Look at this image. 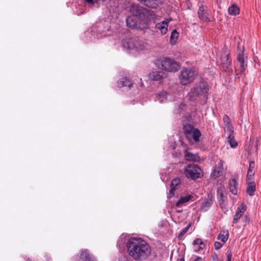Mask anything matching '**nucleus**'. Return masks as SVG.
<instances>
[{"instance_id": "f257e3e1", "label": "nucleus", "mask_w": 261, "mask_h": 261, "mask_svg": "<svg viewBox=\"0 0 261 261\" xmlns=\"http://www.w3.org/2000/svg\"><path fill=\"white\" fill-rule=\"evenodd\" d=\"M128 255L135 260L143 261L148 258L152 249L149 244L141 238L132 237L126 243Z\"/></svg>"}, {"instance_id": "f03ea898", "label": "nucleus", "mask_w": 261, "mask_h": 261, "mask_svg": "<svg viewBox=\"0 0 261 261\" xmlns=\"http://www.w3.org/2000/svg\"><path fill=\"white\" fill-rule=\"evenodd\" d=\"M208 88L206 83L200 82L198 85L193 87L189 92L187 99L190 101L189 106H194L197 98L206 99L207 96Z\"/></svg>"}, {"instance_id": "7ed1b4c3", "label": "nucleus", "mask_w": 261, "mask_h": 261, "mask_svg": "<svg viewBox=\"0 0 261 261\" xmlns=\"http://www.w3.org/2000/svg\"><path fill=\"white\" fill-rule=\"evenodd\" d=\"M122 44L125 49L135 56L146 48V44L137 38L124 39Z\"/></svg>"}, {"instance_id": "20e7f679", "label": "nucleus", "mask_w": 261, "mask_h": 261, "mask_svg": "<svg viewBox=\"0 0 261 261\" xmlns=\"http://www.w3.org/2000/svg\"><path fill=\"white\" fill-rule=\"evenodd\" d=\"M129 11L132 16L138 17L140 19L144 20L145 22L151 21L155 17V14L153 11L137 5L132 4Z\"/></svg>"}, {"instance_id": "39448f33", "label": "nucleus", "mask_w": 261, "mask_h": 261, "mask_svg": "<svg viewBox=\"0 0 261 261\" xmlns=\"http://www.w3.org/2000/svg\"><path fill=\"white\" fill-rule=\"evenodd\" d=\"M97 33L101 36H110L114 33H116L119 27L114 23H111L109 19L101 20L97 22L95 27Z\"/></svg>"}, {"instance_id": "423d86ee", "label": "nucleus", "mask_w": 261, "mask_h": 261, "mask_svg": "<svg viewBox=\"0 0 261 261\" xmlns=\"http://www.w3.org/2000/svg\"><path fill=\"white\" fill-rule=\"evenodd\" d=\"M158 67L165 71L175 72L180 68L179 64L174 59L168 57H162L156 61Z\"/></svg>"}, {"instance_id": "0eeeda50", "label": "nucleus", "mask_w": 261, "mask_h": 261, "mask_svg": "<svg viewBox=\"0 0 261 261\" xmlns=\"http://www.w3.org/2000/svg\"><path fill=\"white\" fill-rule=\"evenodd\" d=\"M196 71L192 68H184L180 71L178 78L180 83L184 86L193 82L197 75Z\"/></svg>"}, {"instance_id": "6e6552de", "label": "nucleus", "mask_w": 261, "mask_h": 261, "mask_svg": "<svg viewBox=\"0 0 261 261\" xmlns=\"http://www.w3.org/2000/svg\"><path fill=\"white\" fill-rule=\"evenodd\" d=\"M180 95L179 92H172L171 90L162 91L156 95L155 100L161 103L170 102L176 100Z\"/></svg>"}, {"instance_id": "1a4fd4ad", "label": "nucleus", "mask_w": 261, "mask_h": 261, "mask_svg": "<svg viewBox=\"0 0 261 261\" xmlns=\"http://www.w3.org/2000/svg\"><path fill=\"white\" fill-rule=\"evenodd\" d=\"M183 129L184 132L189 140L191 141L193 140L194 142H198L199 141V138L201 134L198 129L188 124L184 126Z\"/></svg>"}, {"instance_id": "9d476101", "label": "nucleus", "mask_w": 261, "mask_h": 261, "mask_svg": "<svg viewBox=\"0 0 261 261\" xmlns=\"http://www.w3.org/2000/svg\"><path fill=\"white\" fill-rule=\"evenodd\" d=\"M185 174L188 178L195 180L202 177L203 172L197 165L190 164L185 168Z\"/></svg>"}, {"instance_id": "9b49d317", "label": "nucleus", "mask_w": 261, "mask_h": 261, "mask_svg": "<svg viewBox=\"0 0 261 261\" xmlns=\"http://www.w3.org/2000/svg\"><path fill=\"white\" fill-rule=\"evenodd\" d=\"M195 197L196 195L193 193H182L176 202V206L178 207L185 206L188 202L195 200Z\"/></svg>"}, {"instance_id": "f8f14e48", "label": "nucleus", "mask_w": 261, "mask_h": 261, "mask_svg": "<svg viewBox=\"0 0 261 261\" xmlns=\"http://www.w3.org/2000/svg\"><path fill=\"white\" fill-rule=\"evenodd\" d=\"M171 18H167L155 24V29L156 31L162 35L166 34L168 32V27Z\"/></svg>"}, {"instance_id": "ddd939ff", "label": "nucleus", "mask_w": 261, "mask_h": 261, "mask_svg": "<svg viewBox=\"0 0 261 261\" xmlns=\"http://www.w3.org/2000/svg\"><path fill=\"white\" fill-rule=\"evenodd\" d=\"M237 60L239 63L241 72H243L246 69V64L245 63L247 61V57L244 53L243 49L239 48Z\"/></svg>"}, {"instance_id": "4468645a", "label": "nucleus", "mask_w": 261, "mask_h": 261, "mask_svg": "<svg viewBox=\"0 0 261 261\" xmlns=\"http://www.w3.org/2000/svg\"><path fill=\"white\" fill-rule=\"evenodd\" d=\"M211 14V11L206 7L202 6L199 7L198 15L201 20L204 21H210L209 16Z\"/></svg>"}, {"instance_id": "2eb2a0df", "label": "nucleus", "mask_w": 261, "mask_h": 261, "mask_svg": "<svg viewBox=\"0 0 261 261\" xmlns=\"http://www.w3.org/2000/svg\"><path fill=\"white\" fill-rule=\"evenodd\" d=\"M181 179L179 178H174L172 180L170 186L171 189L169 193L167 194V197L168 198H171L174 196L175 190L179 188V186L181 185Z\"/></svg>"}, {"instance_id": "dca6fc26", "label": "nucleus", "mask_w": 261, "mask_h": 261, "mask_svg": "<svg viewBox=\"0 0 261 261\" xmlns=\"http://www.w3.org/2000/svg\"><path fill=\"white\" fill-rule=\"evenodd\" d=\"M127 26L136 29H142V28L138 26L137 17L134 16H129L127 17L126 19ZM147 22H145L144 26L142 28H145L147 27Z\"/></svg>"}, {"instance_id": "f3484780", "label": "nucleus", "mask_w": 261, "mask_h": 261, "mask_svg": "<svg viewBox=\"0 0 261 261\" xmlns=\"http://www.w3.org/2000/svg\"><path fill=\"white\" fill-rule=\"evenodd\" d=\"M246 211V206L244 203H242L238 206L237 212L233 217L232 223L233 224L237 223L239 219L243 215L245 212Z\"/></svg>"}, {"instance_id": "a211bd4d", "label": "nucleus", "mask_w": 261, "mask_h": 261, "mask_svg": "<svg viewBox=\"0 0 261 261\" xmlns=\"http://www.w3.org/2000/svg\"><path fill=\"white\" fill-rule=\"evenodd\" d=\"M165 77V74L161 71H152L149 74L150 79L154 81H160Z\"/></svg>"}, {"instance_id": "6ab92c4d", "label": "nucleus", "mask_w": 261, "mask_h": 261, "mask_svg": "<svg viewBox=\"0 0 261 261\" xmlns=\"http://www.w3.org/2000/svg\"><path fill=\"white\" fill-rule=\"evenodd\" d=\"M193 245L194 247V250L196 252L202 250L205 247V245L201 239L199 238L195 239L193 242Z\"/></svg>"}, {"instance_id": "aec40b11", "label": "nucleus", "mask_w": 261, "mask_h": 261, "mask_svg": "<svg viewBox=\"0 0 261 261\" xmlns=\"http://www.w3.org/2000/svg\"><path fill=\"white\" fill-rule=\"evenodd\" d=\"M223 121L224 124V130L226 133H232L234 132L233 128L230 123V119L227 115H224L223 117Z\"/></svg>"}, {"instance_id": "412c9836", "label": "nucleus", "mask_w": 261, "mask_h": 261, "mask_svg": "<svg viewBox=\"0 0 261 261\" xmlns=\"http://www.w3.org/2000/svg\"><path fill=\"white\" fill-rule=\"evenodd\" d=\"M229 189L230 192L233 195H237L238 193V184L234 178H232L229 180Z\"/></svg>"}, {"instance_id": "4be33fe9", "label": "nucleus", "mask_w": 261, "mask_h": 261, "mask_svg": "<svg viewBox=\"0 0 261 261\" xmlns=\"http://www.w3.org/2000/svg\"><path fill=\"white\" fill-rule=\"evenodd\" d=\"M233 133L234 132H232V133H227L228 134L227 141L232 148H235L238 146V142L234 139Z\"/></svg>"}, {"instance_id": "5701e85b", "label": "nucleus", "mask_w": 261, "mask_h": 261, "mask_svg": "<svg viewBox=\"0 0 261 261\" xmlns=\"http://www.w3.org/2000/svg\"><path fill=\"white\" fill-rule=\"evenodd\" d=\"M81 258L83 261H93V257L90 254L87 250H82L81 253Z\"/></svg>"}, {"instance_id": "b1692460", "label": "nucleus", "mask_w": 261, "mask_h": 261, "mask_svg": "<svg viewBox=\"0 0 261 261\" xmlns=\"http://www.w3.org/2000/svg\"><path fill=\"white\" fill-rule=\"evenodd\" d=\"M213 201L211 199H207L204 200L201 206L200 209L202 211H207L212 206Z\"/></svg>"}, {"instance_id": "393cba45", "label": "nucleus", "mask_w": 261, "mask_h": 261, "mask_svg": "<svg viewBox=\"0 0 261 261\" xmlns=\"http://www.w3.org/2000/svg\"><path fill=\"white\" fill-rule=\"evenodd\" d=\"M221 62L223 65V68L227 69L231 64V60L229 59V56L227 54L224 55V57L221 58Z\"/></svg>"}, {"instance_id": "a878e982", "label": "nucleus", "mask_w": 261, "mask_h": 261, "mask_svg": "<svg viewBox=\"0 0 261 261\" xmlns=\"http://www.w3.org/2000/svg\"><path fill=\"white\" fill-rule=\"evenodd\" d=\"M229 237V232L228 230H223L221 231L218 237V239L220 240L223 243H225Z\"/></svg>"}, {"instance_id": "bb28decb", "label": "nucleus", "mask_w": 261, "mask_h": 261, "mask_svg": "<svg viewBox=\"0 0 261 261\" xmlns=\"http://www.w3.org/2000/svg\"><path fill=\"white\" fill-rule=\"evenodd\" d=\"M228 12L229 15L236 16L239 14L240 9L236 4H233L228 8Z\"/></svg>"}, {"instance_id": "cd10ccee", "label": "nucleus", "mask_w": 261, "mask_h": 261, "mask_svg": "<svg viewBox=\"0 0 261 261\" xmlns=\"http://www.w3.org/2000/svg\"><path fill=\"white\" fill-rule=\"evenodd\" d=\"M84 4L86 6L90 8L97 7L99 5V0H83Z\"/></svg>"}, {"instance_id": "c85d7f7f", "label": "nucleus", "mask_w": 261, "mask_h": 261, "mask_svg": "<svg viewBox=\"0 0 261 261\" xmlns=\"http://www.w3.org/2000/svg\"><path fill=\"white\" fill-rule=\"evenodd\" d=\"M185 156L186 160L189 161H196L198 159L197 154H192L187 150L185 151Z\"/></svg>"}, {"instance_id": "c756f323", "label": "nucleus", "mask_w": 261, "mask_h": 261, "mask_svg": "<svg viewBox=\"0 0 261 261\" xmlns=\"http://www.w3.org/2000/svg\"><path fill=\"white\" fill-rule=\"evenodd\" d=\"M179 37V33L176 30H174L171 34L170 37V42L171 44L174 45Z\"/></svg>"}, {"instance_id": "7c9ffc66", "label": "nucleus", "mask_w": 261, "mask_h": 261, "mask_svg": "<svg viewBox=\"0 0 261 261\" xmlns=\"http://www.w3.org/2000/svg\"><path fill=\"white\" fill-rule=\"evenodd\" d=\"M118 84L120 87L128 86V87H130L132 85V83L126 77H123L120 80Z\"/></svg>"}, {"instance_id": "2f4dec72", "label": "nucleus", "mask_w": 261, "mask_h": 261, "mask_svg": "<svg viewBox=\"0 0 261 261\" xmlns=\"http://www.w3.org/2000/svg\"><path fill=\"white\" fill-rule=\"evenodd\" d=\"M255 191V185L254 182H250V183H248V186L247 188L246 191L247 193L252 196L254 194V192Z\"/></svg>"}, {"instance_id": "473e14b6", "label": "nucleus", "mask_w": 261, "mask_h": 261, "mask_svg": "<svg viewBox=\"0 0 261 261\" xmlns=\"http://www.w3.org/2000/svg\"><path fill=\"white\" fill-rule=\"evenodd\" d=\"M222 170L221 169H219L217 168H215L214 169V171L213 173H212V176L216 178L219 176H220L222 175Z\"/></svg>"}, {"instance_id": "72a5a7b5", "label": "nucleus", "mask_w": 261, "mask_h": 261, "mask_svg": "<svg viewBox=\"0 0 261 261\" xmlns=\"http://www.w3.org/2000/svg\"><path fill=\"white\" fill-rule=\"evenodd\" d=\"M254 174V172L252 169L249 168L247 174V179L248 180H251Z\"/></svg>"}, {"instance_id": "f704fd0d", "label": "nucleus", "mask_w": 261, "mask_h": 261, "mask_svg": "<svg viewBox=\"0 0 261 261\" xmlns=\"http://www.w3.org/2000/svg\"><path fill=\"white\" fill-rule=\"evenodd\" d=\"M190 226L191 225L189 224L184 228L180 232L178 237H182L188 231Z\"/></svg>"}, {"instance_id": "c9c22d12", "label": "nucleus", "mask_w": 261, "mask_h": 261, "mask_svg": "<svg viewBox=\"0 0 261 261\" xmlns=\"http://www.w3.org/2000/svg\"><path fill=\"white\" fill-rule=\"evenodd\" d=\"M188 107H189V106H187V105L185 104V103H181L178 106V108H179V110L187 111L188 113H189V111H188Z\"/></svg>"}, {"instance_id": "e433bc0d", "label": "nucleus", "mask_w": 261, "mask_h": 261, "mask_svg": "<svg viewBox=\"0 0 261 261\" xmlns=\"http://www.w3.org/2000/svg\"><path fill=\"white\" fill-rule=\"evenodd\" d=\"M223 162L221 160H219L215 168H217L219 169L223 170Z\"/></svg>"}, {"instance_id": "4c0bfd02", "label": "nucleus", "mask_w": 261, "mask_h": 261, "mask_svg": "<svg viewBox=\"0 0 261 261\" xmlns=\"http://www.w3.org/2000/svg\"><path fill=\"white\" fill-rule=\"evenodd\" d=\"M215 248L216 249L218 250L221 248L223 246V244L220 242H216L214 244Z\"/></svg>"}, {"instance_id": "58836bf2", "label": "nucleus", "mask_w": 261, "mask_h": 261, "mask_svg": "<svg viewBox=\"0 0 261 261\" xmlns=\"http://www.w3.org/2000/svg\"><path fill=\"white\" fill-rule=\"evenodd\" d=\"M124 244V241L122 240V239L121 238L120 240H119L118 242L117 243V246L119 247H121V246H123Z\"/></svg>"}, {"instance_id": "ea45409f", "label": "nucleus", "mask_w": 261, "mask_h": 261, "mask_svg": "<svg viewBox=\"0 0 261 261\" xmlns=\"http://www.w3.org/2000/svg\"><path fill=\"white\" fill-rule=\"evenodd\" d=\"M212 257L214 261H219L218 257L216 253H214L212 255Z\"/></svg>"}, {"instance_id": "a19ab883", "label": "nucleus", "mask_w": 261, "mask_h": 261, "mask_svg": "<svg viewBox=\"0 0 261 261\" xmlns=\"http://www.w3.org/2000/svg\"><path fill=\"white\" fill-rule=\"evenodd\" d=\"M119 261H130L129 259L127 257H124L122 258H121Z\"/></svg>"}, {"instance_id": "79ce46f5", "label": "nucleus", "mask_w": 261, "mask_h": 261, "mask_svg": "<svg viewBox=\"0 0 261 261\" xmlns=\"http://www.w3.org/2000/svg\"><path fill=\"white\" fill-rule=\"evenodd\" d=\"M231 256H232V255L231 253H229L227 254V261H231Z\"/></svg>"}, {"instance_id": "37998d69", "label": "nucleus", "mask_w": 261, "mask_h": 261, "mask_svg": "<svg viewBox=\"0 0 261 261\" xmlns=\"http://www.w3.org/2000/svg\"><path fill=\"white\" fill-rule=\"evenodd\" d=\"M254 166V163L253 162H250L249 164V168L250 169H253Z\"/></svg>"}, {"instance_id": "c03bdc74", "label": "nucleus", "mask_w": 261, "mask_h": 261, "mask_svg": "<svg viewBox=\"0 0 261 261\" xmlns=\"http://www.w3.org/2000/svg\"><path fill=\"white\" fill-rule=\"evenodd\" d=\"M179 261H185V259L184 258H181L180 259V260Z\"/></svg>"}, {"instance_id": "a18cd8bd", "label": "nucleus", "mask_w": 261, "mask_h": 261, "mask_svg": "<svg viewBox=\"0 0 261 261\" xmlns=\"http://www.w3.org/2000/svg\"><path fill=\"white\" fill-rule=\"evenodd\" d=\"M100 2H106L107 0H99Z\"/></svg>"}, {"instance_id": "49530a36", "label": "nucleus", "mask_w": 261, "mask_h": 261, "mask_svg": "<svg viewBox=\"0 0 261 261\" xmlns=\"http://www.w3.org/2000/svg\"><path fill=\"white\" fill-rule=\"evenodd\" d=\"M181 211L178 210L177 211V212H180Z\"/></svg>"}, {"instance_id": "de8ad7c7", "label": "nucleus", "mask_w": 261, "mask_h": 261, "mask_svg": "<svg viewBox=\"0 0 261 261\" xmlns=\"http://www.w3.org/2000/svg\"><path fill=\"white\" fill-rule=\"evenodd\" d=\"M143 86V84H142V83H141V86Z\"/></svg>"}]
</instances>
